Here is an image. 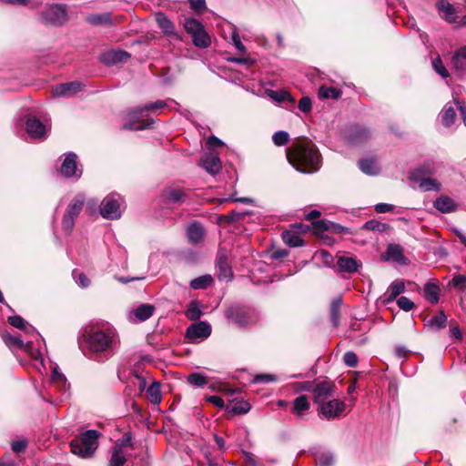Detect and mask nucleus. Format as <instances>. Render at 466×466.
<instances>
[{
    "label": "nucleus",
    "instance_id": "1",
    "mask_svg": "<svg viewBox=\"0 0 466 466\" xmlns=\"http://www.w3.org/2000/svg\"><path fill=\"white\" fill-rule=\"evenodd\" d=\"M79 347L88 360L104 363L118 351L120 337L116 329L108 322L93 324L83 330Z\"/></svg>",
    "mask_w": 466,
    "mask_h": 466
},
{
    "label": "nucleus",
    "instance_id": "2",
    "mask_svg": "<svg viewBox=\"0 0 466 466\" xmlns=\"http://www.w3.org/2000/svg\"><path fill=\"white\" fill-rule=\"evenodd\" d=\"M290 165L302 173L316 172L320 167L321 157L316 146L309 141H300L287 152Z\"/></svg>",
    "mask_w": 466,
    "mask_h": 466
},
{
    "label": "nucleus",
    "instance_id": "3",
    "mask_svg": "<svg viewBox=\"0 0 466 466\" xmlns=\"http://www.w3.org/2000/svg\"><path fill=\"white\" fill-rule=\"evenodd\" d=\"M440 167V163L426 161L411 170L409 174V178L423 191H440L441 188V182L432 177V176L437 174Z\"/></svg>",
    "mask_w": 466,
    "mask_h": 466
},
{
    "label": "nucleus",
    "instance_id": "4",
    "mask_svg": "<svg viewBox=\"0 0 466 466\" xmlns=\"http://www.w3.org/2000/svg\"><path fill=\"white\" fill-rule=\"evenodd\" d=\"M166 106V103L157 100L144 106H137L128 111L127 117L129 121L124 124L123 128L128 130H142L150 127L152 119H144L145 112L149 110L161 109Z\"/></svg>",
    "mask_w": 466,
    "mask_h": 466
},
{
    "label": "nucleus",
    "instance_id": "5",
    "mask_svg": "<svg viewBox=\"0 0 466 466\" xmlns=\"http://www.w3.org/2000/svg\"><path fill=\"white\" fill-rule=\"evenodd\" d=\"M99 436L96 430L86 431L70 442L72 452L81 458H91L98 447Z\"/></svg>",
    "mask_w": 466,
    "mask_h": 466
},
{
    "label": "nucleus",
    "instance_id": "6",
    "mask_svg": "<svg viewBox=\"0 0 466 466\" xmlns=\"http://www.w3.org/2000/svg\"><path fill=\"white\" fill-rule=\"evenodd\" d=\"M225 318L240 328H246L258 321L256 311L247 306L234 304L226 309Z\"/></svg>",
    "mask_w": 466,
    "mask_h": 466
},
{
    "label": "nucleus",
    "instance_id": "7",
    "mask_svg": "<svg viewBox=\"0 0 466 466\" xmlns=\"http://www.w3.org/2000/svg\"><path fill=\"white\" fill-rule=\"evenodd\" d=\"M182 26L191 36L195 46L208 48L211 46V38L199 20L193 17L185 18Z\"/></svg>",
    "mask_w": 466,
    "mask_h": 466
},
{
    "label": "nucleus",
    "instance_id": "8",
    "mask_svg": "<svg viewBox=\"0 0 466 466\" xmlns=\"http://www.w3.org/2000/svg\"><path fill=\"white\" fill-rule=\"evenodd\" d=\"M121 197L116 193L106 196L101 203V216L111 220L119 218L121 217Z\"/></svg>",
    "mask_w": 466,
    "mask_h": 466
},
{
    "label": "nucleus",
    "instance_id": "9",
    "mask_svg": "<svg viewBox=\"0 0 466 466\" xmlns=\"http://www.w3.org/2000/svg\"><path fill=\"white\" fill-rule=\"evenodd\" d=\"M66 19V9L61 5H47L41 14V20L46 25H60L65 23Z\"/></svg>",
    "mask_w": 466,
    "mask_h": 466
},
{
    "label": "nucleus",
    "instance_id": "10",
    "mask_svg": "<svg viewBox=\"0 0 466 466\" xmlns=\"http://www.w3.org/2000/svg\"><path fill=\"white\" fill-rule=\"evenodd\" d=\"M346 409V404L339 400L333 398L319 405V414L327 420H334L339 418Z\"/></svg>",
    "mask_w": 466,
    "mask_h": 466
},
{
    "label": "nucleus",
    "instance_id": "11",
    "mask_svg": "<svg viewBox=\"0 0 466 466\" xmlns=\"http://www.w3.org/2000/svg\"><path fill=\"white\" fill-rule=\"evenodd\" d=\"M312 394L314 403L320 405L335 397V385L328 380L314 383Z\"/></svg>",
    "mask_w": 466,
    "mask_h": 466
},
{
    "label": "nucleus",
    "instance_id": "12",
    "mask_svg": "<svg viewBox=\"0 0 466 466\" xmlns=\"http://www.w3.org/2000/svg\"><path fill=\"white\" fill-rule=\"evenodd\" d=\"M51 126L47 120L40 121L35 116H28L25 123V129L28 135L36 139H46L50 131Z\"/></svg>",
    "mask_w": 466,
    "mask_h": 466
},
{
    "label": "nucleus",
    "instance_id": "13",
    "mask_svg": "<svg viewBox=\"0 0 466 466\" xmlns=\"http://www.w3.org/2000/svg\"><path fill=\"white\" fill-rule=\"evenodd\" d=\"M211 330L209 323L198 321L187 327L186 337L190 342H200L210 336Z\"/></svg>",
    "mask_w": 466,
    "mask_h": 466
},
{
    "label": "nucleus",
    "instance_id": "14",
    "mask_svg": "<svg viewBox=\"0 0 466 466\" xmlns=\"http://www.w3.org/2000/svg\"><path fill=\"white\" fill-rule=\"evenodd\" d=\"M60 172L65 177L78 179L81 177L82 170L77 167V156L75 153L69 152L65 156Z\"/></svg>",
    "mask_w": 466,
    "mask_h": 466
},
{
    "label": "nucleus",
    "instance_id": "15",
    "mask_svg": "<svg viewBox=\"0 0 466 466\" xmlns=\"http://www.w3.org/2000/svg\"><path fill=\"white\" fill-rule=\"evenodd\" d=\"M130 445L131 443L128 438L123 439L121 442L116 443L112 448V454L108 466H124L127 461V453L124 449L126 446Z\"/></svg>",
    "mask_w": 466,
    "mask_h": 466
},
{
    "label": "nucleus",
    "instance_id": "16",
    "mask_svg": "<svg viewBox=\"0 0 466 466\" xmlns=\"http://www.w3.org/2000/svg\"><path fill=\"white\" fill-rule=\"evenodd\" d=\"M436 7L443 14V18L450 24H456L460 27V18L457 9L448 0H438Z\"/></svg>",
    "mask_w": 466,
    "mask_h": 466
},
{
    "label": "nucleus",
    "instance_id": "17",
    "mask_svg": "<svg viewBox=\"0 0 466 466\" xmlns=\"http://www.w3.org/2000/svg\"><path fill=\"white\" fill-rule=\"evenodd\" d=\"M216 268L218 278L222 281H229L233 278L231 267L228 264V258L225 253L219 252L216 260Z\"/></svg>",
    "mask_w": 466,
    "mask_h": 466
},
{
    "label": "nucleus",
    "instance_id": "18",
    "mask_svg": "<svg viewBox=\"0 0 466 466\" xmlns=\"http://www.w3.org/2000/svg\"><path fill=\"white\" fill-rule=\"evenodd\" d=\"M452 69L459 76L466 75V46L457 49L451 59Z\"/></svg>",
    "mask_w": 466,
    "mask_h": 466
},
{
    "label": "nucleus",
    "instance_id": "19",
    "mask_svg": "<svg viewBox=\"0 0 466 466\" xmlns=\"http://www.w3.org/2000/svg\"><path fill=\"white\" fill-rule=\"evenodd\" d=\"M129 57L130 55L126 51L112 49L103 53L100 56V60L106 66H112L127 62Z\"/></svg>",
    "mask_w": 466,
    "mask_h": 466
},
{
    "label": "nucleus",
    "instance_id": "20",
    "mask_svg": "<svg viewBox=\"0 0 466 466\" xmlns=\"http://www.w3.org/2000/svg\"><path fill=\"white\" fill-rule=\"evenodd\" d=\"M156 21L162 32L168 36H172L176 40H182L181 35L176 32L175 25L163 13H157Z\"/></svg>",
    "mask_w": 466,
    "mask_h": 466
},
{
    "label": "nucleus",
    "instance_id": "21",
    "mask_svg": "<svg viewBox=\"0 0 466 466\" xmlns=\"http://www.w3.org/2000/svg\"><path fill=\"white\" fill-rule=\"evenodd\" d=\"M81 90V84L77 81L64 83L53 87L54 96H71Z\"/></svg>",
    "mask_w": 466,
    "mask_h": 466
},
{
    "label": "nucleus",
    "instance_id": "22",
    "mask_svg": "<svg viewBox=\"0 0 466 466\" xmlns=\"http://www.w3.org/2000/svg\"><path fill=\"white\" fill-rule=\"evenodd\" d=\"M201 167L209 174L216 175L221 169V162L218 156L213 152L206 154L200 160Z\"/></svg>",
    "mask_w": 466,
    "mask_h": 466
},
{
    "label": "nucleus",
    "instance_id": "23",
    "mask_svg": "<svg viewBox=\"0 0 466 466\" xmlns=\"http://www.w3.org/2000/svg\"><path fill=\"white\" fill-rule=\"evenodd\" d=\"M405 291V285L402 281H393L388 288L386 293L384 294L382 299L383 303L389 304L394 301L399 295Z\"/></svg>",
    "mask_w": 466,
    "mask_h": 466
},
{
    "label": "nucleus",
    "instance_id": "24",
    "mask_svg": "<svg viewBox=\"0 0 466 466\" xmlns=\"http://www.w3.org/2000/svg\"><path fill=\"white\" fill-rule=\"evenodd\" d=\"M187 235L190 243L198 244L203 240L205 230L199 222L194 221L187 227Z\"/></svg>",
    "mask_w": 466,
    "mask_h": 466
},
{
    "label": "nucleus",
    "instance_id": "25",
    "mask_svg": "<svg viewBox=\"0 0 466 466\" xmlns=\"http://www.w3.org/2000/svg\"><path fill=\"white\" fill-rule=\"evenodd\" d=\"M433 207L441 213H451L456 210L457 204L447 196H441L433 202Z\"/></svg>",
    "mask_w": 466,
    "mask_h": 466
},
{
    "label": "nucleus",
    "instance_id": "26",
    "mask_svg": "<svg viewBox=\"0 0 466 466\" xmlns=\"http://www.w3.org/2000/svg\"><path fill=\"white\" fill-rule=\"evenodd\" d=\"M163 198L167 203L180 204L186 201L187 196L179 188L167 187L163 192Z\"/></svg>",
    "mask_w": 466,
    "mask_h": 466
},
{
    "label": "nucleus",
    "instance_id": "27",
    "mask_svg": "<svg viewBox=\"0 0 466 466\" xmlns=\"http://www.w3.org/2000/svg\"><path fill=\"white\" fill-rule=\"evenodd\" d=\"M2 338L10 349H20L28 351L32 348L31 342L25 343L18 335L4 334Z\"/></svg>",
    "mask_w": 466,
    "mask_h": 466
},
{
    "label": "nucleus",
    "instance_id": "28",
    "mask_svg": "<svg viewBox=\"0 0 466 466\" xmlns=\"http://www.w3.org/2000/svg\"><path fill=\"white\" fill-rule=\"evenodd\" d=\"M340 271L347 273H354L361 266V263L351 257H339L337 261Z\"/></svg>",
    "mask_w": 466,
    "mask_h": 466
},
{
    "label": "nucleus",
    "instance_id": "29",
    "mask_svg": "<svg viewBox=\"0 0 466 466\" xmlns=\"http://www.w3.org/2000/svg\"><path fill=\"white\" fill-rule=\"evenodd\" d=\"M370 137V132L367 128L360 127V126H354L351 127L349 131V141L352 144H359L363 141H366Z\"/></svg>",
    "mask_w": 466,
    "mask_h": 466
},
{
    "label": "nucleus",
    "instance_id": "30",
    "mask_svg": "<svg viewBox=\"0 0 466 466\" xmlns=\"http://www.w3.org/2000/svg\"><path fill=\"white\" fill-rule=\"evenodd\" d=\"M85 202V197L82 194L76 195L66 208V214H69L74 218H77L80 214Z\"/></svg>",
    "mask_w": 466,
    "mask_h": 466
},
{
    "label": "nucleus",
    "instance_id": "31",
    "mask_svg": "<svg viewBox=\"0 0 466 466\" xmlns=\"http://www.w3.org/2000/svg\"><path fill=\"white\" fill-rule=\"evenodd\" d=\"M342 299L340 297L335 298L330 304L329 318L333 327L337 328L340 321V306Z\"/></svg>",
    "mask_w": 466,
    "mask_h": 466
},
{
    "label": "nucleus",
    "instance_id": "32",
    "mask_svg": "<svg viewBox=\"0 0 466 466\" xmlns=\"http://www.w3.org/2000/svg\"><path fill=\"white\" fill-rule=\"evenodd\" d=\"M360 169L366 175L374 176L379 174L380 167L374 159H361L359 161Z\"/></svg>",
    "mask_w": 466,
    "mask_h": 466
},
{
    "label": "nucleus",
    "instance_id": "33",
    "mask_svg": "<svg viewBox=\"0 0 466 466\" xmlns=\"http://www.w3.org/2000/svg\"><path fill=\"white\" fill-rule=\"evenodd\" d=\"M440 287L434 283H427L424 287V296L431 304H436L440 299Z\"/></svg>",
    "mask_w": 466,
    "mask_h": 466
},
{
    "label": "nucleus",
    "instance_id": "34",
    "mask_svg": "<svg viewBox=\"0 0 466 466\" xmlns=\"http://www.w3.org/2000/svg\"><path fill=\"white\" fill-rule=\"evenodd\" d=\"M309 402L307 396L300 395L294 400L292 410L297 416L301 417L305 411L309 410Z\"/></svg>",
    "mask_w": 466,
    "mask_h": 466
},
{
    "label": "nucleus",
    "instance_id": "35",
    "mask_svg": "<svg viewBox=\"0 0 466 466\" xmlns=\"http://www.w3.org/2000/svg\"><path fill=\"white\" fill-rule=\"evenodd\" d=\"M154 311V306L150 304H142L134 310V315L139 321H145L153 315Z\"/></svg>",
    "mask_w": 466,
    "mask_h": 466
},
{
    "label": "nucleus",
    "instance_id": "36",
    "mask_svg": "<svg viewBox=\"0 0 466 466\" xmlns=\"http://www.w3.org/2000/svg\"><path fill=\"white\" fill-rule=\"evenodd\" d=\"M202 305L198 300H193L187 305L186 316L190 320H197L202 316Z\"/></svg>",
    "mask_w": 466,
    "mask_h": 466
},
{
    "label": "nucleus",
    "instance_id": "37",
    "mask_svg": "<svg viewBox=\"0 0 466 466\" xmlns=\"http://www.w3.org/2000/svg\"><path fill=\"white\" fill-rule=\"evenodd\" d=\"M147 396L152 404H158L162 400L160 384L157 381L151 383L147 389Z\"/></svg>",
    "mask_w": 466,
    "mask_h": 466
},
{
    "label": "nucleus",
    "instance_id": "38",
    "mask_svg": "<svg viewBox=\"0 0 466 466\" xmlns=\"http://www.w3.org/2000/svg\"><path fill=\"white\" fill-rule=\"evenodd\" d=\"M8 323L15 328L25 330L28 333H34L35 331V329L31 325L25 322L22 317L17 315L9 317Z\"/></svg>",
    "mask_w": 466,
    "mask_h": 466
},
{
    "label": "nucleus",
    "instance_id": "39",
    "mask_svg": "<svg viewBox=\"0 0 466 466\" xmlns=\"http://www.w3.org/2000/svg\"><path fill=\"white\" fill-rule=\"evenodd\" d=\"M282 239L289 247L297 248L303 245V239L299 235L292 231H284L282 233Z\"/></svg>",
    "mask_w": 466,
    "mask_h": 466
},
{
    "label": "nucleus",
    "instance_id": "40",
    "mask_svg": "<svg viewBox=\"0 0 466 466\" xmlns=\"http://www.w3.org/2000/svg\"><path fill=\"white\" fill-rule=\"evenodd\" d=\"M314 226L318 228H321L324 230H331L334 233H344L348 232V228L339 225V224H334L328 220H320L316 223H314Z\"/></svg>",
    "mask_w": 466,
    "mask_h": 466
},
{
    "label": "nucleus",
    "instance_id": "41",
    "mask_svg": "<svg viewBox=\"0 0 466 466\" xmlns=\"http://www.w3.org/2000/svg\"><path fill=\"white\" fill-rule=\"evenodd\" d=\"M441 122L444 126H446V127L451 126L456 117L455 108L449 104L446 105L441 113Z\"/></svg>",
    "mask_w": 466,
    "mask_h": 466
},
{
    "label": "nucleus",
    "instance_id": "42",
    "mask_svg": "<svg viewBox=\"0 0 466 466\" xmlns=\"http://www.w3.org/2000/svg\"><path fill=\"white\" fill-rule=\"evenodd\" d=\"M187 381L188 384L197 388L204 387L208 382V377L201 372H193L189 374L187 378Z\"/></svg>",
    "mask_w": 466,
    "mask_h": 466
},
{
    "label": "nucleus",
    "instance_id": "43",
    "mask_svg": "<svg viewBox=\"0 0 466 466\" xmlns=\"http://www.w3.org/2000/svg\"><path fill=\"white\" fill-rule=\"evenodd\" d=\"M268 96L274 101L278 103H282L285 101L294 102V99L291 97L290 94L286 90H268Z\"/></svg>",
    "mask_w": 466,
    "mask_h": 466
},
{
    "label": "nucleus",
    "instance_id": "44",
    "mask_svg": "<svg viewBox=\"0 0 466 466\" xmlns=\"http://www.w3.org/2000/svg\"><path fill=\"white\" fill-rule=\"evenodd\" d=\"M212 282L213 279L210 275H204L192 279L190 281V287L193 289H204L210 286Z\"/></svg>",
    "mask_w": 466,
    "mask_h": 466
},
{
    "label": "nucleus",
    "instance_id": "45",
    "mask_svg": "<svg viewBox=\"0 0 466 466\" xmlns=\"http://www.w3.org/2000/svg\"><path fill=\"white\" fill-rule=\"evenodd\" d=\"M389 228H390V226L386 223L380 222L376 219H371V220L367 221L362 226L361 228L364 230L381 233V232L386 231Z\"/></svg>",
    "mask_w": 466,
    "mask_h": 466
},
{
    "label": "nucleus",
    "instance_id": "46",
    "mask_svg": "<svg viewBox=\"0 0 466 466\" xmlns=\"http://www.w3.org/2000/svg\"><path fill=\"white\" fill-rule=\"evenodd\" d=\"M447 324V316L443 311H440L428 320V325L435 329H443Z\"/></svg>",
    "mask_w": 466,
    "mask_h": 466
},
{
    "label": "nucleus",
    "instance_id": "47",
    "mask_svg": "<svg viewBox=\"0 0 466 466\" xmlns=\"http://www.w3.org/2000/svg\"><path fill=\"white\" fill-rule=\"evenodd\" d=\"M431 66L433 70L442 78L445 79L450 76L448 69L445 67L441 58L439 56L431 60Z\"/></svg>",
    "mask_w": 466,
    "mask_h": 466
},
{
    "label": "nucleus",
    "instance_id": "48",
    "mask_svg": "<svg viewBox=\"0 0 466 466\" xmlns=\"http://www.w3.org/2000/svg\"><path fill=\"white\" fill-rule=\"evenodd\" d=\"M340 94V91L334 87L321 86L319 90V96L321 98H338Z\"/></svg>",
    "mask_w": 466,
    "mask_h": 466
},
{
    "label": "nucleus",
    "instance_id": "49",
    "mask_svg": "<svg viewBox=\"0 0 466 466\" xmlns=\"http://www.w3.org/2000/svg\"><path fill=\"white\" fill-rule=\"evenodd\" d=\"M72 276L76 281V283L81 287V288H87L90 284V280L86 276L85 273L77 270V269H74L73 272H72Z\"/></svg>",
    "mask_w": 466,
    "mask_h": 466
},
{
    "label": "nucleus",
    "instance_id": "50",
    "mask_svg": "<svg viewBox=\"0 0 466 466\" xmlns=\"http://www.w3.org/2000/svg\"><path fill=\"white\" fill-rule=\"evenodd\" d=\"M272 140L276 146L281 147L288 143L289 140V135L286 131H278L273 135Z\"/></svg>",
    "mask_w": 466,
    "mask_h": 466
},
{
    "label": "nucleus",
    "instance_id": "51",
    "mask_svg": "<svg viewBox=\"0 0 466 466\" xmlns=\"http://www.w3.org/2000/svg\"><path fill=\"white\" fill-rule=\"evenodd\" d=\"M76 218L69 216V214H64L62 218V228L66 234H70L75 226Z\"/></svg>",
    "mask_w": 466,
    "mask_h": 466
},
{
    "label": "nucleus",
    "instance_id": "52",
    "mask_svg": "<svg viewBox=\"0 0 466 466\" xmlns=\"http://www.w3.org/2000/svg\"><path fill=\"white\" fill-rule=\"evenodd\" d=\"M387 255L389 258L398 262L403 258L402 251L397 245H390L387 248Z\"/></svg>",
    "mask_w": 466,
    "mask_h": 466
},
{
    "label": "nucleus",
    "instance_id": "53",
    "mask_svg": "<svg viewBox=\"0 0 466 466\" xmlns=\"http://www.w3.org/2000/svg\"><path fill=\"white\" fill-rule=\"evenodd\" d=\"M87 21L92 25H97L110 22V16L108 14L94 15L88 16Z\"/></svg>",
    "mask_w": 466,
    "mask_h": 466
},
{
    "label": "nucleus",
    "instance_id": "54",
    "mask_svg": "<svg viewBox=\"0 0 466 466\" xmlns=\"http://www.w3.org/2000/svg\"><path fill=\"white\" fill-rule=\"evenodd\" d=\"M231 42L239 53H246V47L241 42L240 36L236 29L233 30L231 34Z\"/></svg>",
    "mask_w": 466,
    "mask_h": 466
},
{
    "label": "nucleus",
    "instance_id": "55",
    "mask_svg": "<svg viewBox=\"0 0 466 466\" xmlns=\"http://www.w3.org/2000/svg\"><path fill=\"white\" fill-rule=\"evenodd\" d=\"M397 304L404 311H410L414 308V303L407 297H400L397 299Z\"/></svg>",
    "mask_w": 466,
    "mask_h": 466
},
{
    "label": "nucleus",
    "instance_id": "56",
    "mask_svg": "<svg viewBox=\"0 0 466 466\" xmlns=\"http://www.w3.org/2000/svg\"><path fill=\"white\" fill-rule=\"evenodd\" d=\"M187 2L190 8L198 14L203 13L207 8L206 0H187Z\"/></svg>",
    "mask_w": 466,
    "mask_h": 466
},
{
    "label": "nucleus",
    "instance_id": "57",
    "mask_svg": "<svg viewBox=\"0 0 466 466\" xmlns=\"http://www.w3.org/2000/svg\"><path fill=\"white\" fill-rule=\"evenodd\" d=\"M344 363L350 368H354L358 364V356L353 351H347L343 356Z\"/></svg>",
    "mask_w": 466,
    "mask_h": 466
},
{
    "label": "nucleus",
    "instance_id": "58",
    "mask_svg": "<svg viewBox=\"0 0 466 466\" xmlns=\"http://www.w3.org/2000/svg\"><path fill=\"white\" fill-rule=\"evenodd\" d=\"M249 410H250V405L247 401H239V402L236 403L232 408V410L238 414L247 413L249 411Z\"/></svg>",
    "mask_w": 466,
    "mask_h": 466
},
{
    "label": "nucleus",
    "instance_id": "59",
    "mask_svg": "<svg viewBox=\"0 0 466 466\" xmlns=\"http://www.w3.org/2000/svg\"><path fill=\"white\" fill-rule=\"evenodd\" d=\"M312 104L311 100L308 96H303L299 102V108L304 113H308L311 110Z\"/></svg>",
    "mask_w": 466,
    "mask_h": 466
},
{
    "label": "nucleus",
    "instance_id": "60",
    "mask_svg": "<svg viewBox=\"0 0 466 466\" xmlns=\"http://www.w3.org/2000/svg\"><path fill=\"white\" fill-rule=\"evenodd\" d=\"M52 381L54 383H57L58 385H63V387H66V379L65 378V376L60 373L57 369H54L53 370V373H52Z\"/></svg>",
    "mask_w": 466,
    "mask_h": 466
},
{
    "label": "nucleus",
    "instance_id": "61",
    "mask_svg": "<svg viewBox=\"0 0 466 466\" xmlns=\"http://www.w3.org/2000/svg\"><path fill=\"white\" fill-rule=\"evenodd\" d=\"M295 390L297 391H311L314 386V382L311 381H303V382H297L294 384Z\"/></svg>",
    "mask_w": 466,
    "mask_h": 466
},
{
    "label": "nucleus",
    "instance_id": "62",
    "mask_svg": "<svg viewBox=\"0 0 466 466\" xmlns=\"http://www.w3.org/2000/svg\"><path fill=\"white\" fill-rule=\"evenodd\" d=\"M452 284L459 289H466V277L463 275H457L452 279Z\"/></svg>",
    "mask_w": 466,
    "mask_h": 466
},
{
    "label": "nucleus",
    "instance_id": "63",
    "mask_svg": "<svg viewBox=\"0 0 466 466\" xmlns=\"http://www.w3.org/2000/svg\"><path fill=\"white\" fill-rule=\"evenodd\" d=\"M207 145L208 148L215 149L218 147H222L224 145L223 141L220 140L216 136H210L207 141Z\"/></svg>",
    "mask_w": 466,
    "mask_h": 466
},
{
    "label": "nucleus",
    "instance_id": "64",
    "mask_svg": "<svg viewBox=\"0 0 466 466\" xmlns=\"http://www.w3.org/2000/svg\"><path fill=\"white\" fill-rule=\"evenodd\" d=\"M394 209V206L387 203H379L375 206V210L378 213H386L392 211Z\"/></svg>",
    "mask_w": 466,
    "mask_h": 466
}]
</instances>
